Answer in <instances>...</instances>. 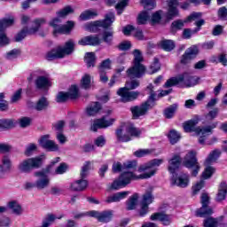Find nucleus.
<instances>
[{
    "mask_svg": "<svg viewBox=\"0 0 227 227\" xmlns=\"http://www.w3.org/2000/svg\"><path fill=\"white\" fill-rule=\"evenodd\" d=\"M114 37V32L113 31H105L103 33V42L107 45H113V39Z\"/></svg>",
    "mask_w": 227,
    "mask_h": 227,
    "instance_id": "a18cd8bd",
    "label": "nucleus"
},
{
    "mask_svg": "<svg viewBox=\"0 0 227 227\" xmlns=\"http://www.w3.org/2000/svg\"><path fill=\"white\" fill-rule=\"evenodd\" d=\"M66 93L71 99L77 98V95H79V89L75 85H72L69 91Z\"/></svg>",
    "mask_w": 227,
    "mask_h": 227,
    "instance_id": "052dcab7",
    "label": "nucleus"
},
{
    "mask_svg": "<svg viewBox=\"0 0 227 227\" xmlns=\"http://www.w3.org/2000/svg\"><path fill=\"white\" fill-rule=\"evenodd\" d=\"M149 95L148 99L141 106H135L130 107V111L134 120H138L140 116H145L150 109L155 106V100H157V93L153 90V85L149 84L146 88Z\"/></svg>",
    "mask_w": 227,
    "mask_h": 227,
    "instance_id": "7ed1b4c3",
    "label": "nucleus"
},
{
    "mask_svg": "<svg viewBox=\"0 0 227 227\" xmlns=\"http://www.w3.org/2000/svg\"><path fill=\"white\" fill-rule=\"evenodd\" d=\"M164 163V159H153L141 165L138 168V173H144L139 176L134 175L132 172H123L118 180H114L108 187L109 191H118L121 187H127L132 180H145L152 178L158 171L159 166Z\"/></svg>",
    "mask_w": 227,
    "mask_h": 227,
    "instance_id": "f257e3e1",
    "label": "nucleus"
},
{
    "mask_svg": "<svg viewBox=\"0 0 227 227\" xmlns=\"http://www.w3.org/2000/svg\"><path fill=\"white\" fill-rule=\"evenodd\" d=\"M88 187V180L81 178L71 184L72 191L82 192Z\"/></svg>",
    "mask_w": 227,
    "mask_h": 227,
    "instance_id": "a878e982",
    "label": "nucleus"
},
{
    "mask_svg": "<svg viewBox=\"0 0 227 227\" xmlns=\"http://www.w3.org/2000/svg\"><path fill=\"white\" fill-rule=\"evenodd\" d=\"M219 115V108L215 107L210 110L207 114H205L204 123L212 125V121L216 119Z\"/></svg>",
    "mask_w": 227,
    "mask_h": 227,
    "instance_id": "c85d7f7f",
    "label": "nucleus"
},
{
    "mask_svg": "<svg viewBox=\"0 0 227 227\" xmlns=\"http://www.w3.org/2000/svg\"><path fill=\"white\" fill-rule=\"evenodd\" d=\"M2 123V130H10L15 127V122L12 119H2L0 120Z\"/></svg>",
    "mask_w": 227,
    "mask_h": 227,
    "instance_id": "37998d69",
    "label": "nucleus"
},
{
    "mask_svg": "<svg viewBox=\"0 0 227 227\" xmlns=\"http://www.w3.org/2000/svg\"><path fill=\"white\" fill-rule=\"evenodd\" d=\"M149 19H150V14H148V12H144L138 15L137 24L139 25L146 24Z\"/></svg>",
    "mask_w": 227,
    "mask_h": 227,
    "instance_id": "6e6d98bb",
    "label": "nucleus"
},
{
    "mask_svg": "<svg viewBox=\"0 0 227 227\" xmlns=\"http://www.w3.org/2000/svg\"><path fill=\"white\" fill-rule=\"evenodd\" d=\"M198 52H199L198 46L196 45L191 46L185 51L184 54L182 56L181 63L183 65H187V63H189L191 59H194V58L198 56Z\"/></svg>",
    "mask_w": 227,
    "mask_h": 227,
    "instance_id": "6ab92c4d",
    "label": "nucleus"
},
{
    "mask_svg": "<svg viewBox=\"0 0 227 227\" xmlns=\"http://www.w3.org/2000/svg\"><path fill=\"white\" fill-rule=\"evenodd\" d=\"M160 47L163 49V51H166L167 52H171L173 49H175V42L173 40H162L160 42Z\"/></svg>",
    "mask_w": 227,
    "mask_h": 227,
    "instance_id": "4c0bfd02",
    "label": "nucleus"
},
{
    "mask_svg": "<svg viewBox=\"0 0 227 227\" xmlns=\"http://www.w3.org/2000/svg\"><path fill=\"white\" fill-rule=\"evenodd\" d=\"M35 87L37 90H47V88H51V79L44 70L39 71V75L35 79Z\"/></svg>",
    "mask_w": 227,
    "mask_h": 227,
    "instance_id": "4468645a",
    "label": "nucleus"
},
{
    "mask_svg": "<svg viewBox=\"0 0 227 227\" xmlns=\"http://www.w3.org/2000/svg\"><path fill=\"white\" fill-rule=\"evenodd\" d=\"M177 109H178V104L170 105L168 107H167L164 110L165 118H167L168 120H170V118H173V116H175V113H176Z\"/></svg>",
    "mask_w": 227,
    "mask_h": 227,
    "instance_id": "72a5a7b5",
    "label": "nucleus"
},
{
    "mask_svg": "<svg viewBox=\"0 0 227 227\" xmlns=\"http://www.w3.org/2000/svg\"><path fill=\"white\" fill-rule=\"evenodd\" d=\"M136 88H139V81L132 80L127 82L125 87L119 89L117 94L121 98L122 102H132L139 97V91H130Z\"/></svg>",
    "mask_w": 227,
    "mask_h": 227,
    "instance_id": "0eeeda50",
    "label": "nucleus"
},
{
    "mask_svg": "<svg viewBox=\"0 0 227 227\" xmlns=\"http://www.w3.org/2000/svg\"><path fill=\"white\" fill-rule=\"evenodd\" d=\"M69 13H74V9L70 5L66 6L60 12H58L59 17H67Z\"/></svg>",
    "mask_w": 227,
    "mask_h": 227,
    "instance_id": "69168bd1",
    "label": "nucleus"
},
{
    "mask_svg": "<svg viewBox=\"0 0 227 227\" xmlns=\"http://www.w3.org/2000/svg\"><path fill=\"white\" fill-rule=\"evenodd\" d=\"M204 227H217V219L208 217L204 220Z\"/></svg>",
    "mask_w": 227,
    "mask_h": 227,
    "instance_id": "0e129e2a",
    "label": "nucleus"
},
{
    "mask_svg": "<svg viewBox=\"0 0 227 227\" xmlns=\"http://www.w3.org/2000/svg\"><path fill=\"white\" fill-rule=\"evenodd\" d=\"M42 157L28 158L20 162L18 170L20 173H30L33 169L42 168Z\"/></svg>",
    "mask_w": 227,
    "mask_h": 227,
    "instance_id": "9b49d317",
    "label": "nucleus"
},
{
    "mask_svg": "<svg viewBox=\"0 0 227 227\" xmlns=\"http://www.w3.org/2000/svg\"><path fill=\"white\" fill-rule=\"evenodd\" d=\"M222 152L219 149L213 150L207 158L205 160V166H210V164H214V162L217 161V159L221 157Z\"/></svg>",
    "mask_w": 227,
    "mask_h": 227,
    "instance_id": "cd10ccee",
    "label": "nucleus"
},
{
    "mask_svg": "<svg viewBox=\"0 0 227 227\" xmlns=\"http://www.w3.org/2000/svg\"><path fill=\"white\" fill-rule=\"evenodd\" d=\"M91 86V76L90 74H84L82 78V88L88 90Z\"/></svg>",
    "mask_w": 227,
    "mask_h": 227,
    "instance_id": "603ef678",
    "label": "nucleus"
},
{
    "mask_svg": "<svg viewBox=\"0 0 227 227\" xmlns=\"http://www.w3.org/2000/svg\"><path fill=\"white\" fill-rule=\"evenodd\" d=\"M198 123H200V119H191L190 121H187L183 124L184 130V132H196L198 136H200L199 137L200 145H205V134H212V130L217 128L219 122H212L211 124L202 128L196 127Z\"/></svg>",
    "mask_w": 227,
    "mask_h": 227,
    "instance_id": "f03ea898",
    "label": "nucleus"
},
{
    "mask_svg": "<svg viewBox=\"0 0 227 227\" xmlns=\"http://www.w3.org/2000/svg\"><path fill=\"white\" fill-rule=\"evenodd\" d=\"M217 17L220 20H227V8L226 6L220 7L217 11Z\"/></svg>",
    "mask_w": 227,
    "mask_h": 227,
    "instance_id": "13d9d810",
    "label": "nucleus"
},
{
    "mask_svg": "<svg viewBox=\"0 0 227 227\" xmlns=\"http://www.w3.org/2000/svg\"><path fill=\"white\" fill-rule=\"evenodd\" d=\"M100 109H102V105L98 102H95L86 108V113L88 116H95Z\"/></svg>",
    "mask_w": 227,
    "mask_h": 227,
    "instance_id": "7c9ffc66",
    "label": "nucleus"
},
{
    "mask_svg": "<svg viewBox=\"0 0 227 227\" xmlns=\"http://www.w3.org/2000/svg\"><path fill=\"white\" fill-rule=\"evenodd\" d=\"M162 19V11H157L151 18L152 24H159Z\"/></svg>",
    "mask_w": 227,
    "mask_h": 227,
    "instance_id": "680f3d73",
    "label": "nucleus"
},
{
    "mask_svg": "<svg viewBox=\"0 0 227 227\" xmlns=\"http://www.w3.org/2000/svg\"><path fill=\"white\" fill-rule=\"evenodd\" d=\"M2 166L3 168L6 171H10V169H12V160L8 156H4L2 159Z\"/></svg>",
    "mask_w": 227,
    "mask_h": 227,
    "instance_id": "bf43d9fd",
    "label": "nucleus"
},
{
    "mask_svg": "<svg viewBox=\"0 0 227 227\" xmlns=\"http://www.w3.org/2000/svg\"><path fill=\"white\" fill-rule=\"evenodd\" d=\"M52 164L48 165L46 168H43L40 171L35 172V176H49V173H51V169H52Z\"/></svg>",
    "mask_w": 227,
    "mask_h": 227,
    "instance_id": "8fccbe9b",
    "label": "nucleus"
},
{
    "mask_svg": "<svg viewBox=\"0 0 227 227\" xmlns=\"http://www.w3.org/2000/svg\"><path fill=\"white\" fill-rule=\"evenodd\" d=\"M114 20V13L109 12L105 15V19L103 20H96L89 24L87 29L88 31H90V33H97V31H98V27H103V29H107L111 27Z\"/></svg>",
    "mask_w": 227,
    "mask_h": 227,
    "instance_id": "f8f14e48",
    "label": "nucleus"
},
{
    "mask_svg": "<svg viewBox=\"0 0 227 227\" xmlns=\"http://www.w3.org/2000/svg\"><path fill=\"white\" fill-rule=\"evenodd\" d=\"M180 133H178L176 130L172 129L168 133V139L171 145H176L178 141H180Z\"/></svg>",
    "mask_w": 227,
    "mask_h": 227,
    "instance_id": "79ce46f5",
    "label": "nucleus"
},
{
    "mask_svg": "<svg viewBox=\"0 0 227 227\" xmlns=\"http://www.w3.org/2000/svg\"><path fill=\"white\" fill-rule=\"evenodd\" d=\"M47 20L44 18L41 19H35L32 22V27L30 28L28 27H24L20 33H18L15 36V42H22L27 35H35V33H38L40 30V27L43 26Z\"/></svg>",
    "mask_w": 227,
    "mask_h": 227,
    "instance_id": "9d476101",
    "label": "nucleus"
},
{
    "mask_svg": "<svg viewBox=\"0 0 227 227\" xmlns=\"http://www.w3.org/2000/svg\"><path fill=\"white\" fill-rule=\"evenodd\" d=\"M91 166H92L91 161H85V163L82 167V170L80 173L81 178H86V176H88V175H90Z\"/></svg>",
    "mask_w": 227,
    "mask_h": 227,
    "instance_id": "58836bf2",
    "label": "nucleus"
},
{
    "mask_svg": "<svg viewBox=\"0 0 227 227\" xmlns=\"http://www.w3.org/2000/svg\"><path fill=\"white\" fill-rule=\"evenodd\" d=\"M133 56H134V66L127 70L128 76L130 77V79H139L145 75V71L146 68H145V66H143V53H141V51L139 50H134L133 51Z\"/></svg>",
    "mask_w": 227,
    "mask_h": 227,
    "instance_id": "423d86ee",
    "label": "nucleus"
},
{
    "mask_svg": "<svg viewBox=\"0 0 227 227\" xmlns=\"http://www.w3.org/2000/svg\"><path fill=\"white\" fill-rule=\"evenodd\" d=\"M153 200H155V198L153 197V189L149 188L146 190L145 194L143 195L141 203L149 206L153 203Z\"/></svg>",
    "mask_w": 227,
    "mask_h": 227,
    "instance_id": "c756f323",
    "label": "nucleus"
},
{
    "mask_svg": "<svg viewBox=\"0 0 227 227\" xmlns=\"http://www.w3.org/2000/svg\"><path fill=\"white\" fill-rule=\"evenodd\" d=\"M49 135H44L41 137L39 140V144L42 146V148H44V150H48V152H59V145L54 142V140L49 139Z\"/></svg>",
    "mask_w": 227,
    "mask_h": 227,
    "instance_id": "dca6fc26",
    "label": "nucleus"
},
{
    "mask_svg": "<svg viewBox=\"0 0 227 227\" xmlns=\"http://www.w3.org/2000/svg\"><path fill=\"white\" fill-rule=\"evenodd\" d=\"M10 45V38L6 36L4 30H0V47H6Z\"/></svg>",
    "mask_w": 227,
    "mask_h": 227,
    "instance_id": "3c124183",
    "label": "nucleus"
},
{
    "mask_svg": "<svg viewBox=\"0 0 227 227\" xmlns=\"http://www.w3.org/2000/svg\"><path fill=\"white\" fill-rule=\"evenodd\" d=\"M207 166L204 172L202 173V178H204L205 180H207V178H211L212 175H214V173H215V168H214V167Z\"/></svg>",
    "mask_w": 227,
    "mask_h": 227,
    "instance_id": "09e8293b",
    "label": "nucleus"
},
{
    "mask_svg": "<svg viewBox=\"0 0 227 227\" xmlns=\"http://www.w3.org/2000/svg\"><path fill=\"white\" fill-rule=\"evenodd\" d=\"M97 58H95V53L87 52L85 55V63L88 68H91V67H95V61Z\"/></svg>",
    "mask_w": 227,
    "mask_h": 227,
    "instance_id": "a19ab883",
    "label": "nucleus"
},
{
    "mask_svg": "<svg viewBox=\"0 0 227 227\" xmlns=\"http://www.w3.org/2000/svg\"><path fill=\"white\" fill-rule=\"evenodd\" d=\"M139 200V195L137 193H134L127 201V210H135L136 207H137V201Z\"/></svg>",
    "mask_w": 227,
    "mask_h": 227,
    "instance_id": "473e14b6",
    "label": "nucleus"
},
{
    "mask_svg": "<svg viewBox=\"0 0 227 227\" xmlns=\"http://www.w3.org/2000/svg\"><path fill=\"white\" fill-rule=\"evenodd\" d=\"M224 33V27L223 25H215L212 30L213 36H221Z\"/></svg>",
    "mask_w": 227,
    "mask_h": 227,
    "instance_id": "e2e57ef3",
    "label": "nucleus"
},
{
    "mask_svg": "<svg viewBox=\"0 0 227 227\" xmlns=\"http://www.w3.org/2000/svg\"><path fill=\"white\" fill-rule=\"evenodd\" d=\"M22 99V89L17 90L11 97V104H17L19 100Z\"/></svg>",
    "mask_w": 227,
    "mask_h": 227,
    "instance_id": "864d4df0",
    "label": "nucleus"
},
{
    "mask_svg": "<svg viewBox=\"0 0 227 227\" xmlns=\"http://www.w3.org/2000/svg\"><path fill=\"white\" fill-rule=\"evenodd\" d=\"M141 4H145V10H153L155 8V0H141Z\"/></svg>",
    "mask_w": 227,
    "mask_h": 227,
    "instance_id": "774afa93",
    "label": "nucleus"
},
{
    "mask_svg": "<svg viewBox=\"0 0 227 227\" xmlns=\"http://www.w3.org/2000/svg\"><path fill=\"white\" fill-rule=\"evenodd\" d=\"M168 11L167 12V20H173L175 17H178V0L168 1Z\"/></svg>",
    "mask_w": 227,
    "mask_h": 227,
    "instance_id": "412c9836",
    "label": "nucleus"
},
{
    "mask_svg": "<svg viewBox=\"0 0 227 227\" xmlns=\"http://www.w3.org/2000/svg\"><path fill=\"white\" fill-rule=\"evenodd\" d=\"M39 179L35 182V187L42 190L47 188L51 184L49 176H37Z\"/></svg>",
    "mask_w": 227,
    "mask_h": 227,
    "instance_id": "2f4dec72",
    "label": "nucleus"
},
{
    "mask_svg": "<svg viewBox=\"0 0 227 227\" xmlns=\"http://www.w3.org/2000/svg\"><path fill=\"white\" fill-rule=\"evenodd\" d=\"M48 107L49 100H47L45 97H43L37 101L35 109V111H45Z\"/></svg>",
    "mask_w": 227,
    "mask_h": 227,
    "instance_id": "e433bc0d",
    "label": "nucleus"
},
{
    "mask_svg": "<svg viewBox=\"0 0 227 227\" xmlns=\"http://www.w3.org/2000/svg\"><path fill=\"white\" fill-rule=\"evenodd\" d=\"M129 194L130 192H119L113 194L112 196L107 197L106 201V203H118L121 200H125V198H127V196H129Z\"/></svg>",
    "mask_w": 227,
    "mask_h": 227,
    "instance_id": "b1692460",
    "label": "nucleus"
},
{
    "mask_svg": "<svg viewBox=\"0 0 227 227\" xmlns=\"http://www.w3.org/2000/svg\"><path fill=\"white\" fill-rule=\"evenodd\" d=\"M174 184L182 189L189 186V176L187 174H181L177 178L173 179Z\"/></svg>",
    "mask_w": 227,
    "mask_h": 227,
    "instance_id": "393cba45",
    "label": "nucleus"
},
{
    "mask_svg": "<svg viewBox=\"0 0 227 227\" xmlns=\"http://www.w3.org/2000/svg\"><path fill=\"white\" fill-rule=\"evenodd\" d=\"M74 26H75V23L74 21H67V25H59L58 28L53 30L54 35H70V31L74 29Z\"/></svg>",
    "mask_w": 227,
    "mask_h": 227,
    "instance_id": "4be33fe9",
    "label": "nucleus"
},
{
    "mask_svg": "<svg viewBox=\"0 0 227 227\" xmlns=\"http://www.w3.org/2000/svg\"><path fill=\"white\" fill-rule=\"evenodd\" d=\"M181 164L182 158L180 157V154H175L172 159L168 160V170L171 175H175Z\"/></svg>",
    "mask_w": 227,
    "mask_h": 227,
    "instance_id": "aec40b11",
    "label": "nucleus"
},
{
    "mask_svg": "<svg viewBox=\"0 0 227 227\" xmlns=\"http://www.w3.org/2000/svg\"><path fill=\"white\" fill-rule=\"evenodd\" d=\"M68 98H70L67 92H59L56 97V102L59 104H63L64 102H67Z\"/></svg>",
    "mask_w": 227,
    "mask_h": 227,
    "instance_id": "4d7b16f0",
    "label": "nucleus"
},
{
    "mask_svg": "<svg viewBox=\"0 0 227 227\" xmlns=\"http://www.w3.org/2000/svg\"><path fill=\"white\" fill-rule=\"evenodd\" d=\"M75 51V42L73 39H69L65 43L64 46H59L56 49L50 51L46 54V59L48 61H54V59H62L65 56H70Z\"/></svg>",
    "mask_w": 227,
    "mask_h": 227,
    "instance_id": "20e7f679",
    "label": "nucleus"
},
{
    "mask_svg": "<svg viewBox=\"0 0 227 227\" xmlns=\"http://www.w3.org/2000/svg\"><path fill=\"white\" fill-rule=\"evenodd\" d=\"M78 45H82V47H86V45L97 47V45H100V37H98V35H93L82 37L78 41Z\"/></svg>",
    "mask_w": 227,
    "mask_h": 227,
    "instance_id": "f3484780",
    "label": "nucleus"
},
{
    "mask_svg": "<svg viewBox=\"0 0 227 227\" xmlns=\"http://www.w3.org/2000/svg\"><path fill=\"white\" fill-rule=\"evenodd\" d=\"M139 136H141V131L134 124H126L116 130L117 139L122 143H129L132 137H139Z\"/></svg>",
    "mask_w": 227,
    "mask_h": 227,
    "instance_id": "6e6552de",
    "label": "nucleus"
},
{
    "mask_svg": "<svg viewBox=\"0 0 227 227\" xmlns=\"http://www.w3.org/2000/svg\"><path fill=\"white\" fill-rule=\"evenodd\" d=\"M200 78L198 76H192L189 73H184L183 74H179L176 77H172L168 79L165 84L164 88H171L172 86H178V84H184L186 88H191L192 86H196L198 84V81Z\"/></svg>",
    "mask_w": 227,
    "mask_h": 227,
    "instance_id": "39448f33",
    "label": "nucleus"
},
{
    "mask_svg": "<svg viewBox=\"0 0 227 227\" xmlns=\"http://www.w3.org/2000/svg\"><path fill=\"white\" fill-rule=\"evenodd\" d=\"M151 221H160L164 226L171 224V216L163 213H155L151 215Z\"/></svg>",
    "mask_w": 227,
    "mask_h": 227,
    "instance_id": "5701e85b",
    "label": "nucleus"
},
{
    "mask_svg": "<svg viewBox=\"0 0 227 227\" xmlns=\"http://www.w3.org/2000/svg\"><path fill=\"white\" fill-rule=\"evenodd\" d=\"M186 22L182 20H177L172 22L171 24V33H176L180 29H184V26Z\"/></svg>",
    "mask_w": 227,
    "mask_h": 227,
    "instance_id": "ea45409f",
    "label": "nucleus"
},
{
    "mask_svg": "<svg viewBox=\"0 0 227 227\" xmlns=\"http://www.w3.org/2000/svg\"><path fill=\"white\" fill-rule=\"evenodd\" d=\"M97 15H98L97 11L87 10L81 13L79 16V20H90L91 19H95Z\"/></svg>",
    "mask_w": 227,
    "mask_h": 227,
    "instance_id": "f704fd0d",
    "label": "nucleus"
},
{
    "mask_svg": "<svg viewBox=\"0 0 227 227\" xmlns=\"http://www.w3.org/2000/svg\"><path fill=\"white\" fill-rule=\"evenodd\" d=\"M8 207L16 215H20V214H22V207L16 201L9 202Z\"/></svg>",
    "mask_w": 227,
    "mask_h": 227,
    "instance_id": "c03bdc74",
    "label": "nucleus"
},
{
    "mask_svg": "<svg viewBox=\"0 0 227 227\" xmlns=\"http://www.w3.org/2000/svg\"><path fill=\"white\" fill-rule=\"evenodd\" d=\"M150 74H157L160 70V63H159V59L154 58L153 62L150 66Z\"/></svg>",
    "mask_w": 227,
    "mask_h": 227,
    "instance_id": "5fc2aeb1",
    "label": "nucleus"
},
{
    "mask_svg": "<svg viewBox=\"0 0 227 227\" xmlns=\"http://www.w3.org/2000/svg\"><path fill=\"white\" fill-rule=\"evenodd\" d=\"M201 205L202 207L196 211V216L197 217H208V215H212L214 211L212 210V207H210L208 205H210V197H208V194L202 193L201 195Z\"/></svg>",
    "mask_w": 227,
    "mask_h": 227,
    "instance_id": "ddd939ff",
    "label": "nucleus"
},
{
    "mask_svg": "<svg viewBox=\"0 0 227 227\" xmlns=\"http://www.w3.org/2000/svg\"><path fill=\"white\" fill-rule=\"evenodd\" d=\"M196 155L197 153L195 151H190L183 160V166L187 168V169L192 170V176H198L200 169H201V166L200 165Z\"/></svg>",
    "mask_w": 227,
    "mask_h": 227,
    "instance_id": "1a4fd4ad",
    "label": "nucleus"
},
{
    "mask_svg": "<svg viewBox=\"0 0 227 227\" xmlns=\"http://www.w3.org/2000/svg\"><path fill=\"white\" fill-rule=\"evenodd\" d=\"M227 194V184L226 182H222L218 186V192L216 194V201H224L226 200Z\"/></svg>",
    "mask_w": 227,
    "mask_h": 227,
    "instance_id": "bb28decb",
    "label": "nucleus"
},
{
    "mask_svg": "<svg viewBox=\"0 0 227 227\" xmlns=\"http://www.w3.org/2000/svg\"><path fill=\"white\" fill-rule=\"evenodd\" d=\"M129 1L130 0H119V3L115 5L118 15H121V13H123V10L129 6Z\"/></svg>",
    "mask_w": 227,
    "mask_h": 227,
    "instance_id": "49530a36",
    "label": "nucleus"
},
{
    "mask_svg": "<svg viewBox=\"0 0 227 227\" xmlns=\"http://www.w3.org/2000/svg\"><path fill=\"white\" fill-rule=\"evenodd\" d=\"M90 217H94L99 223H110L111 219H113V211L111 210H104V211H90Z\"/></svg>",
    "mask_w": 227,
    "mask_h": 227,
    "instance_id": "2eb2a0df",
    "label": "nucleus"
},
{
    "mask_svg": "<svg viewBox=\"0 0 227 227\" xmlns=\"http://www.w3.org/2000/svg\"><path fill=\"white\" fill-rule=\"evenodd\" d=\"M19 56H20V50L19 49H13L12 51H10L9 52H7L4 55L5 59H17V58H19Z\"/></svg>",
    "mask_w": 227,
    "mask_h": 227,
    "instance_id": "de8ad7c7",
    "label": "nucleus"
},
{
    "mask_svg": "<svg viewBox=\"0 0 227 227\" xmlns=\"http://www.w3.org/2000/svg\"><path fill=\"white\" fill-rule=\"evenodd\" d=\"M116 120L114 119H110L108 121H106V117H102L101 119H97L94 121L93 125L91 126V130L93 132H97L98 129H107V127H111L113 123H114Z\"/></svg>",
    "mask_w": 227,
    "mask_h": 227,
    "instance_id": "a211bd4d",
    "label": "nucleus"
},
{
    "mask_svg": "<svg viewBox=\"0 0 227 227\" xmlns=\"http://www.w3.org/2000/svg\"><path fill=\"white\" fill-rule=\"evenodd\" d=\"M152 153V151L150 149H139L134 153L135 157H145V155H150Z\"/></svg>",
    "mask_w": 227,
    "mask_h": 227,
    "instance_id": "338daca9",
    "label": "nucleus"
},
{
    "mask_svg": "<svg viewBox=\"0 0 227 227\" xmlns=\"http://www.w3.org/2000/svg\"><path fill=\"white\" fill-rule=\"evenodd\" d=\"M13 22H15V19L12 16L0 20V31H4L6 27L13 26Z\"/></svg>",
    "mask_w": 227,
    "mask_h": 227,
    "instance_id": "c9c22d12",
    "label": "nucleus"
}]
</instances>
